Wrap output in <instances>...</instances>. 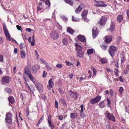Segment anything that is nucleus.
I'll return each instance as SVG.
<instances>
[{
  "label": "nucleus",
  "mask_w": 129,
  "mask_h": 129,
  "mask_svg": "<svg viewBox=\"0 0 129 129\" xmlns=\"http://www.w3.org/2000/svg\"><path fill=\"white\" fill-rule=\"evenodd\" d=\"M25 74L29 78V79L32 81L34 83H35V80L33 76L32 75L31 72L29 70L28 67L25 68L24 71V72L23 75V78L25 81V84L26 87L29 90L30 92H33V91L31 90V89L30 87L28 85V83L26 82L27 80L26 78L24 76V74Z\"/></svg>",
  "instance_id": "obj_1"
},
{
  "label": "nucleus",
  "mask_w": 129,
  "mask_h": 129,
  "mask_svg": "<svg viewBox=\"0 0 129 129\" xmlns=\"http://www.w3.org/2000/svg\"><path fill=\"white\" fill-rule=\"evenodd\" d=\"M3 28L4 34L6 36L7 39L9 41H10L11 40V38L10 37V35L8 30L6 24H3Z\"/></svg>",
  "instance_id": "obj_2"
},
{
  "label": "nucleus",
  "mask_w": 129,
  "mask_h": 129,
  "mask_svg": "<svg viewBox=\"0 0 129 129\" xmlns=\"http://www.w3.org/2000/svg\"><path fill=\"white\" fill-rule=\"evenodd\" d=\"M51 38L53 39L57 40L59 37V35L57 32L56 30H52L51 31L50 34Z\"/></svg>",
  "instance_id": "obj_3"
},
{
  "label": "nucleus",
  "mask_w": 129,
  "mask_h": 129,
  "mask_svg": "<svg viewBox=\"0 0 129 129\" xmlns=\"http://www.w3.org/2000/svg\"><path fill=\"white\" fill-rule=\"evenodd\" d=\"M12 114L10 112L7 113L6 115L5 118L6 122L9 124H11L12 123Z\"/></svg>",
  "instance_id": "obj_4"
},
{
  "label": "nucleus",
  "mask_w": 129,
  "mask_h": 129,
  "mask_svg": "<svg viewBox=\"0 0 129 129\" xmlns=\"http://www.w3.org/2000/svg\"><path fill=\"white\" fill-rule=\"evenodd\" d=\"M117 50V48L114 46H111L110 47L109 52L112 57L114 56L115 54V51Z\"/></svg>",
  "instance_id": "obj_5"
},
{
  "label": "nucleus",
  "mask_w": 129,
  "mask_h": 129,
  "mask_svg": "<svg viewBox=\"0 0 129 129\" xmlns=\"http://www.w3.org/2000/svg\"><path fill=\"white\" fill-rule=\"evenodd\" d=\"M101 96L98 95L94 98L90 99V102L91 104H94L97 103L101 100Z\"/></svg>",
  "instance_id": "obj_6"
},
{
  "label": "nucleus",
  "mask_w": 129,
  "mask_h": 129,
  "mask_svg": "<svg viewBox=\"0 0 129 129\" xmlns=\"http://www.w3.org/2000/svg\"><path fill=\"white\" fill-rule=\"evenodd\" d=\"M107 18L106 17H102L100 20L98 22V24H100L101 25H105L107 22Z\"/></svg>",
  "instance_id": "obj_7"
},
{
  "label": "nucleus",
  "mask_w": 129,
  "mask_h": 129,
  "mask_svg": "<svg viewBox=\"0 0 129 129\" xmlns=\"http://www.w3.org/2000/svg\"><path fill=\"white\" fill-rule=\"evenodd\" d=\"M98 34L99 33L96 27H94L92 29V34L93 38H95Z\"/></svg>",
  "instance_id": "obj_8"
},
{
  "label": "nucleus",
  "mask_w": 129,
  "mask_h": 129,
  "mask_svg": "<svg viewBox=\"0 0 129 129\" xmlns=\"http://www.w3.org/2000/svg\"><path fill=\"white\" fill-rule=\"evenodd\" d=\"M34 83L35 85L39 91L40 92H42L43 91V87L42 85L38 82Z\"/></svg>",
  "instance_id": "obj_9"
},
{
  "label": "nucleus",
  "mask_w": 129,
  "mask_h": 129,
  "mask_svg": "<svg viewBox=\"0 0 129 129\" xmlns=\"http://www.w3.org/2000/svg\"><path fill=\"white\" fill-rule=\"evenodd\" d=\"M108 119L110 120H111L113 122L115 121V118L113 114H111L110 113H106L105 114Z\"/></svg>",
  "instance_id": "obj_10"
},
{
  "label": "nucleus",
  "mask_w": 129,
  "mask_h": 129,
  "mask_svg": "<svg viewBox=\"0 0 129 129\" xmlns=\"http://www.w3.org/2000/svg\"><path fill=\"white\" fill-rule=\"evenodd\" d=\"M53 79V78L51 79L48 81V85H47V87L49 90L52 88L54 85V83L52 81Z\"/></svg>",
  "instance_id": "obj_11"
},
{
  "label": "nucleus",
  "mask_w": 129,
  "mask_h": 129,
  "mask_svg": "<svg viewBox=\"0 0 129 129\" xmlns=\"http://www.w3.org/2000/svg\"><path fill=\"white\" fill-rule=\"evenodd\" d=\"M94 5L95 6L99 7H105L107 6V5L104 4L102 1L98 2V3L95 4Z\"/></svg>",
  "instance_id": "obj_12"
},
{
  "label": "nucleus",
  "mask_w": 129,
  "mask_h": 129,
  "mask_svg": "<svg viewBox=\"0 0 129 129\" xmlns=\"http://www.w3.org/2000/svg\"><path fill=\"white\" fill-rule=\"evenodd\" d=\"M105 38V41L107 43H110L112 40V36L110 35L106 36Z\"/></svg>",
  "instance_id": "obj_13"
},
{
  "label": "nucleus",
  "mask_w": 129,
  "mask_h": 129,
  "mask_svg": "<svg viewBox=\"0 0 129 129\" xmlns=\"http://www.w3.org/2000/svg\"><path fill=\"white\" fill-rule=\"evenodd\" d=\"M11 78L7 76L3 77L2 79L3 81L6 83H8L10 81Z\"/></svg>",
  "instance_id": "obj_14"
},
{
  "label": "nucleus",
  "mask_w": 129,
  "mask_h": 129,
  "mask_svg": "<svg viewBox=\"0 0 129 129\" xmlns=\"http://www.w3.org/2000/svg\"><path fill=\"white\" fill-rule=\"evenodd\" d=\"M77 38L79 40L82 42H84L86 40V39L84 36L82 35H78L77 36Z\"/></svg>",
  "instance_id": "obj_15"
},
{
  "label": "nucleus",
  "mask_w": 129,
  "mask_h": 129,
  "mask_svg": "<svg viewBox=\"0 0 129 129\" xmlns=\"http://www.w3.org/2000/svg\"><path fill=\"white\" fill-rule=\"evenodd\" d=\"M69 94L72 97L77 98L78 96H77V93L76 92H73L72 91H69Z\"/></svg>",
  "instance_id": "obj_16"
},
{
  "label": "nucleus",
  "mask_w": 129,
  "mask_h": 129,
  "mask_svg": "<svg viewBox=\"0 0 129 129\" xmlns=\"http://www.w3.org/2000/svg\"><path fill=\"white\" fill-rule=\"evenodd\" d=\"M76 54L78 57L82 58L84 55V52L83 51H78L77 52Z\"/></svg>",
  "instance_id": "obj_17"
},
{
  "label": "nucleus",
  "mask_w": 129,
  "mask_h": 129,
  "mask_svg": "<svg viewBox=\"0 0 129 129\" xmlns=\"http://www.w3.org/2000/svg\"><path fill=\"white\" fill-rule=\"evenodd\" d=\"M75 46L76 47V50L77 51V52L78 51H82V48L79 45L78 43H76L75 44Z\"/></svg>",
  "instance_id": "obj_18"
},
{
  "label": "nucleus",
  "mask_w": 129,
  "mask_h": 129,
  "mask_svg": "<svg viewBox=\"0 0 129 129\" xmlns=\"http://www.w3.org/2000/svg\"><path fill=\"white\" fill-rule=\"evenodd\" d=\"M83 9L82 5H81L79 6L75 10V12L76 13H78L81 11Z\"/></svg>",
  "instance_id": "obj_19"
},
{
  "label": "nucleus",
  "mask_w": 129,
  "mask_h": 129,
  "mask_svg": "<svg viewBox=\"0 0 129 129\" xmlns=\"http://www.w3.org/2000/svg\"><path fill=\"white\" fill-rule=\"evenodd\" d=\"M20 54L22 58L23 59L25 58L26 55L25 53V51L23 49L21 50Z\"/></svg>",
  "instance_id": "obj_20"
},
{
  "label": "nucleus",
  "mask_w": 129,
  "mask_h": 129,
  "mask_svg": "<svg viewBox=\"0 0 129 129\" xmlns=\"http://www.w3.org/2000/svg\"><path fill=\"white\" fill-rule=\"evenodd\" d=\"M8 100L9 103L11 104H13L15 102L14 98L12 96L9 97Z\"/></svg>",
  "instance_id": "obj_21"
},
{
  "label": "nucleus",
  "mask_w": 129,
  "mask_h": 129,
  "mask_svg": "<svg viewBox=\"0 0 129 129\" xmlns=\"http://www.w3.org/2000/svg\"><path fill=\"white\" fill-rule=\"evenodd\" d=\"M123 17L122 15H119L118 16L117 18V21L119 22H121L122 20Z\"/></svg>",
  "instance_id": "obj_22"
},
{
  "label": "nucleus",
  "mask_w": 129,
  "mask_h": 129,
  "mask_svg": "<svg viewBox=\"0 0 129 129\" xmlns=\"http://www.w3.org/2000/svg\"><path fill=\"white\" fill-rule=\"evenodd\" d=\"M114 24V23H112L111 24L110 28V30L111 32H113L114 31L115 27Z\"/></svg>",
  "instance_id": "obj_23"
},
{
  "label": "nucleus",
  "mask_w": 129,
  "mask_h": 129,
  "mask_svg": "<svg viewBox=\"0 0 129 129\" xmlns=\"http://www.w3.org/2000/svg\"><path fill=\"white\" fill-rule=\"evenodd\" d=\"M91 69L93 72L92 78H93L94 77H95V75H96L97 72V71L95 69H94V67H91Z\"/></svg>",
  "instance_id": "obj_24"
},
{
  "label": "nucleus",
  "mask_w": 129,
  "mask_h": 129,
  "mask_svg": "<svg viewBox=\"0 0 129 129\" xmlns=\"http://www.w3.org/2000/svg\"><path fill=\"white\" fill-rule=\"evenodd\" d=\"M32 72L34 73H36L37 72V69L36 68V67L34 65L32 67Z\"/></svg>",
  "instance_id": "obj_25"
},
{
  "label": "nucleus",
  "mask_w": 129,
  "mask_h": 129,
  "mask_svg": "<svg viewBox=\"0 0 129 129\" xmlns=\"http://www.w3.org/2000/svg\"><path fill=\"white\" fill-rule=\"evenodd\" d=\"M67 31L70 34H72L74 32V30L71 28L69 27L67 29Z\"/></svg>",
  "instance_id": "obj_26"
},
{
  "label": "nucleus",
  "mask_w": 129,
  "mask_h": 129,
  "mask_svg": "<svg viewBox=\"0 0 129 129\" xmlns=\"http://www.w3.org/2000/svg\"><path fill=\"white\" fill-rule=\"evenodd\" d=\"M62 42L63 44L65 45H67L68 43V41L66 38H63L62 40Z\"/></svg>",
  "instance_id": "obj_27"
},
{
  "label": "nucleus",
  "mask_w": 129,
  "mask_h": 129,
  "mask_svg": "<svg viewBox=\"0 0 129 129\" xmlns=\"http://www.w3.org/2000/svg\"><path fill=\"white\" fill-rule=\"evenodd\" d=\"M77 116V113H72L70 114V116L72 118H75Z\"/></svg>",
  "instance_id": "obj_28"
},
{
  "label": "nucleus",
  "mask_w": 129,
  "mask_h": 129,
  "mask_svg": "<svg viewBox=\"0 0 129 129\" xmlns=\"http://www.w3.org/2000/svg\"><path fill=\"white\" fill-rule=\"evenodd\" d=\"M88 12V10H84L81 14V16L82 17L83 16H86Z\"/></svg>",
  "instance_id": "obj_29"
},
{
  "label": "nucleus",
  "mask_w": 129,
  "mask_h": 129,
  "mask_svg": "<svg viewBox=\"0 0 129 129\" xmlns=\"http://www.w3.org/2000/svg\"><path fill=\"white\" fill-rule=\"evenodd\" d=\"M65 2L68 3L70 5H72L73 4V1L72 0H64Z\"/></svg>",
  "instance_id": "obj_30"
},
{
  "label": "nucleus",
  "mask_w": 129,
  "mask_h": 129,
  "mask_svg": "<svg viewBox=\"0 0 129 129\" xmlns=\"http://www.w3.org/2000/svg\"><path fill=\"white\" fill-rule=\"evenodd\" d=\"M103 101H101L99 103V107L101 108H103L105 106V105Z\"/></svg>",
  "instance_id": "obj_31"
},
{
  "label": "nucleus",
  "mask_w": 129,
  "mask_h": 129,
  "mask_svg": "<svg viewBox=\"0 0 129 129\" xmlns=\"http://www.w3.org/2000/svg\"><path fill=\"white\" fill-rule=\"evenodd\" d=\"M49 126L50 127L51 129H54V125L51 122H48Z\"/></svg>",
  "instance_id": "obj_32"
},
{
  "label": "nucleus",
  "mask_w": 129,
  "mask_h": 129,
  "mask_svg": "<svg viewBox=\"0 0 129 129\" xmlns=\"http://www.w3.org/2000/svg\"><path fill=\"white\" fill-rule=\"evenodd\" d=\"M5 91L8 93H10L12 92V90L11 89L8 88H6L5 90Z\"/></svg>",
  "instance_id": "obj_33"
},
{
  "label": "nucleus",
  "mask_w": 129,
  "mask_h": 129,
  "mask_svg": "<svg viewBox=\"0 0 129 129\" xmlns=\"http://www.w3.org/2000/svg\"><path fill=\"white\" fill-rule=\"evenodd\" d=\"M100 60L102 63H105L107 62V60L105 58H101L100 59Z\"/></svg>",
  "instance_id": "obj_34"
},
{
  "label": "nucleus",
  "mask_w": 129,
  "mask_h": 129,
  "mask_svg": "<svg viewBox=\"0 0 129 129\" xmlns=\"http://www.w3.org/2000/svg\"><path fill=\"white\" fill-rule=\"evenodd\" d=\"M120 58H121V63H123L124 62L125 59V57L123 55H122L121 56Z\"/></svg>",
  "instance_id": "obj_35"
},
{
  "label": "nucleus",
  "mask_w": 129,
  "mask_h": 129,
  "mask_svg": "<svg viewBox=\"0 0 129 129\" xmlns=\"http://www.w3.org/2000/svg\"><path fill=\"white\" fill-rule=\"evenodd\" d=\"M93 50L92 49L87 50V52L88 54H91L93 53Z\"/></svg>",
  "instance_id": "obj_36"
},
{
  "label": "nucleus",
  "mask_w": 129,
  "mask_h": 129,
  "mask_svg": "<svg viewBox=\"0 0 129 129\" xmlns=\"http://www.w3.org/2000/svg\"><path fill=\"white\" fill-rule=\"evenodd\" d=\"M124 91L123 88L122 87H119V92L120 94H121L122 93V92Z\"/></svg>",
  "instance_id": "obj_37"
},
{
  "label": "nucleus",
  "mask_w": 129,
  "mask_h": 129,
  "mask_svg": "<svg viewBox=\"0 0 129 129\" xmlns=\"http://www.w3.org/2000/svg\"><path fill=\"white\" fill-rule=\"evenodd\" d=\"M60 101L63 105L66 106H67V104L66 102L63 99H61Z\"/></svg>",
  "instance_id": "obj_38"
},
{
  "label": "nucleus",
  "mask_w": 129,
  "mask_h": 129,
  "mask_svg": "<svg viewBox=\"0 0 129 129\" xmlns=\"http://www.w3.org/2000/svg\"><path fill=\"white\" fill-rule=\"evenodd\" d=\"M107 105L108 107H110L111 104V101L110 100L109 98H108L107 99Z\"/></svg>",
  "instance_id": "obj_39"
},
{
  "label": "nucleus",
  "mask_w": 129,
  "mask_h": 129,
  "mask_svg": "<svg viewBox=\"0 0 129 129\" xmlns=\"http://www.w3.org/2000/svg\"><path fill=\"white\" fill-rule=\"evenodd\" d=\"M45 67H46L47 70L48 71H50L51 70V68L49 66L48 64L47 63L45 64Z\"/></svg>",
  "instance_id": "obj_40"
},
{
  "label": "nucleus",
  "mask_w": 129,
  "mask_h": 129,
  "mask_svg": "<svg viewBox=\"0 0 129 129\" xmlns=\"http://www.w3.org/2000/svg\"><path fill=\"white\" fill-rule=\"evenodd\" d=\"M45 4L49 6H50V3L49 0H46L45 2Z\"/></svg>",
  "instance_id": "obj_41"
},
{
  "label": "nucleus",
  "mask_w": 129,
  "mask_h": 129,
  "mask_svg": "<svg viewBox=\"0 0 129 129\" xmlns=\"http://www.w3.org/2000/svg\"><path fill=\"white\" fill-rule=\"evenodd\" d=\"M20 47L21 49H22L25 48V45L23 43H21L20 45Z\"/></svg>",
  "instance_id": "obj_42"
},
{
  "label": "nucleus",
  "mask_w": 129,
  "mask_h": 129,
  "mask_svg": "<svg viewBox=\"0 0 129 129\" xmlns=\"http://www.w3.org/2000/svg\"><path fill=\"white\" fill-rule=\"evenodd\" d=\"M65 63L68 66H70L73 65L72 63L68 61H66Z\"/></svg>",
  "instance_id": "obj_43"
},
{
  "label": "nucleus",
  "mask_w": 129,
  "mask_h": 129,
  "mask_svg": "<svg viewBox=\"0 0 129 129\" xmlns=\"http://www.w3.org/2000/svg\"><path fill=\"white\" fill-rule=\"evenodd\" d=\"M61 17L64 21H67L68 19L67 17H66L64 16H61Z\"/></svg>",
  "instance_id": "obj_44"
},
{
  "label": "nucleus",
  "mask_w": 129,
  "mask_h": 129,
  "mask_svg": "<svg viewBox=\"0 0 129 129\" xmlns=\"http://www.w3.org/2000/svg\"><path fill=\"white\" fill-rule=\"evenodd\" d=\"M16 27L17 29L19 30H20L21 31H22V29L21 28V27L18 25H17L16 26Z\"/></svg>",
  "instance_id": "obj_45"
},
{
  "label": "nucleus",
  "mask_w": 129,
  "mask_h": 129,
  "mask_svg": "<svg viewBox=\"0 0 129 129\" xmlns=\"http://www.w3.org/2000/svg\"><path fill=\"white\" fill-rule=\"evenodd\" d=\"M4 56L1 54H0V62H3Z\"/></svg>",
  "instance_id": "obj_46"
},
{
  "label": "nucleus",
  "mask_w": 129,
  "mask_h": 129,
  "mask_svg": "<svg viewBox=\"0 0 129 129\" xmlns=\"http://www.w3.org/2000/svg\"><path fill=\"white\" fill-rule=\"evenodd\" d=\"M72 20L73 21H74L75 22H77L79 21V20L74 18L73 16L72 17Z\"/></svg>",
  "instance_id": "obj_47"
},
{
  "label": "nucleus",
  "mask_w": 129,
  "mask_h": 129,
  "mask_svg": "<svg viewBox=\"0 0 129 129\" xmlns=\"http://www.w3.org/2000/svg\"><path fill=\"white\" fill-rule=\"evenodd\" d=\"M35 54L37 58L38 59L39 56V54L38 52L36 50L35 51Z\"/></svg>",
  "instance_id": "obj_48"
},
{
  "label": "nucleus",
  "mask_w": 129,
  "mask_h": 129,
  "mask_svg": "<svg viewBox=\"0 0 129 129\" xmlns=\"http://www.w3.org/2000/svg\"><path fill=\"white\" fill-rule=\"evenodd\" d=\"M85 17V16H84H84H83V17H82L83 19L84 20V21L87 22H88L89 21L88 20L86 17Z\"/></svg>",
  "instance_id": "obj_49"
},
{
  "label": "nucleus",
  "mask_w": 129,
  "mask_h": 129,
  "mask_svg": "<svg viewBox=\"0 0 129 129\" xmlns=\"http://www.w3.org/2000/svg\"><path fill=\"white\" fill-rule=\"evenodd\" d=\"M26 116H28L29 115V109H26Z\"/></svg>",
  "instance_id": "obj_50"
},
{
  "label": "nucleus",
  "mask_w": 129,
  "mask_h": 129,
  "mask_svg": "<svg viewBox=\"0 0 129 129\" xmlns=\"http://www.w3.org/2000/svg\"><path fill=\"white\" fill-rule=\"evenodd\" d=\"M40 61H41L43 63H44L45 65L47 63L46 62H45L44 60H43L42 58H41L40 59Z\"/></svg>",
  "instance_id": "obj_51"
},
{
  "label": "nucleus",
  "mask_w": 129,
  "mask_h": 129,
  "mask_svg": "<svg viewBox=\"0 0 129 129\" xmlns=\"http://www.w3.org/2000/svg\"><path fill=\"white\" fill-rule=\"evenodd\" d=\"M56 67L57 68H60L62 67V66L61 64H57L56 65Z\"/></svg>",
  "instance_id": "obj_52"
},
{
  "label": "nucleus",
  "mask_w": 129,
  "mask_h": 129,
  "mask_svg": "<svg viewBox=\"0 0 129 129\" xmlns=\"http://www.w3.org/2000/svg\"><path fill=\"white\" fill-rule=\"evenodd\" d=\"M80 116L82 117H85V116L83 114V112H81V111H80Z\"/></svg>",
  "instance_id": "obj_53"
},
{
  "label": "nucleus",
  "mask_w": 129,
  "mask_h": 129,
  "mask_svg": "<svg viewBox=\"0 0 129 129\" xmlns=\"http://www.w3.org/2000/svg\"><path fill=\"white\" fill-rule=\"evenodd\" d=\"M51 116L50 115H49L48 116V122H51Z\"/></svg>",
  "instance_id": "obj_54"
},
{
  "label": "nucleus",
  "mask_w": 129,
  "mask_h": 129,
  "mask_svg": "<svg viewBox=\"0 0 129 129\" xmlns=\"http://www.w3.org/2000/svg\"><path fill=\"white\" fill-rule=\"evenodd\" d=\"M47 74V73L45 71H44L43 74V77H45L46 76Z\"/></svg>",
  "instance_id": "obj_55"
},
{
  "label": "nucleus",
  "mask_w": 129,
  "mask_h": 129,
  "mask_svg": "<svg viewBox=\"0 0 129 129\" xmlns=\"http://www.w3.org/2000/svg\"><path fill=\"white\" fill-rule=\"evenodd\" d=\"M58 119H59L62 120L63 119V117L62 115H59L58 116Z\"/></svg>",
  "instance_id": "obj_56"
},
{
  "label": "nucleus",
  "mask_w": 129,
  "mask_h": 129,
  "mask_svg": "<svg viewBox=\"0 0 129 129\" xmlns=\"http://www.w3.org/2000/svg\"><path fill=\"white\" fill-rule=\"evenodd\" d=\"M110 94L111 96H113V91L112 90L110 89Z\"/></svg>",
  "instance_id": "obj_57"
},
{
  "label": "nucleus",
  "mask_w": 129,
  "mask_h": 129,
  "mask_svg": "<svg viewBox=\"0 0 129 129\" xmlns=\"http://www.w3.org/2000/svg\"><path fill=\"white\" fill-rule=\"evenodd\" d=\"M55 107L56 108H58V103L56 101L55 102Z\"/></svg>",
  "instance_id": "obj_58"
},
{
  "label": "nucleus",
  "mask_w": 129,
  "mask_h": 129,
  "mask_svg": "<svg viewBox=\"0 0 129 129\" xmlns=\"http://www.w3.org/2000/svg\"><path fill=\"white\" fill-rule=\"evenodd\" d=\"M3 39L2 37H0V44L3 43Z\"/></svg>",
  "instance_id": "obj_59"
},
{
  "label": "nucleus",
  "mask_w": 129,
  "mask_h": 129,
  "mask_svg": "<svg viewBox=\"0 0 129 129\" xmlns=\"http://www.w3.org/2000/svg\"><path fill=\"white\" fill-rule=\"evenodd\" d=\"M119 80L121 82H123V78H122V76H120L119 77Z\"/></svg>",
  "instance_id": "obj_60"
},
{
  "label": "nucleus",
  "mask_w": 129,
  "mask_h": 129,
  "mask_svg": "<svg viewBox=\"0 0 129 129\" xmlns=\"http://www.w3.org/2000/svg\"><path fill=\"white\" fill-rule=\"evenodd\" d=\"M116 63L115 64V66L117 67L118 68L119 67V66L118 65V59H116Z\"/></svg>",
  "instance_id": "obj_61"
},
{
  "label": "nucleus",
  "mask_w": 129,
  "mask_h": 129,
  "mask_svg": "<svg viewBox=\"0 0 129 129\" xmlns=\"http://www.w3.org/2000/svg\"><path fill=\"white\" fill-rule=\"evenodd\" d=\"M101 47L103 49V50H106V46L103 45H102L101 46Z\"/></svg>",
  "instance_id": "obj_62"
},
{
  "label": "nucleus",
  "mask_w": 129,
  "mask_h": 129,
  "mask_svg": "<svg viewBox=\"0 0 129 129\" xmlns=\"http://www.w3.org/2000/svg\"><path fill=\"white\" fill-rule=\"evenodd\" d=\"M106 69L107 71L108 72H112V70H111L110 69H109L107 67L106 68Z\"/></svg>",
  "instance_id": "obj_63"
},
{
  "label": "nucleus",
  "mask_w": 129,
  "mask_h": 129,
  "mask_svg": "<svg viewBox=\"0 0 129 129\" xmlns=\"http://www.w3.org/2000/svg\"><path fill=\"white\" fill-rule=\"evenodd\" d=\"M126 13L127 16L129 19V9L127 10Z\"/></svg>",
  "instance_id": "obj_64"
}]
</instances>
